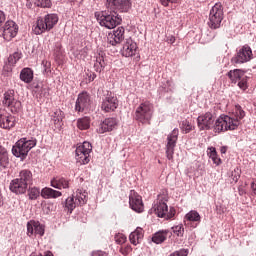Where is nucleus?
Returning <instances> with one entry per match:
<instances>
[{"label": "nucleus", "mask_w": 256, "mask_h": 256, "mask_svg": "<svg viewBox=\"0 0 256 256\" xmlns=\"http://www.w3.org/2000/svg\"><path fill=\"white\" fill-rule=\"evenodd\" d=\"M245 117V111L240 105L235 106L234 116L221 115L214 124L215 133L222 131H235L241 125V119Z\"/></svg>", "instance_id": "f257e3e1"}, {"label": "nucleus", "mask_w": 256, "mask_h": 256, "mask_svg": "<svg viewBox=\"0 0 256 256\" xmlns=\"http://www.w3.org/2000/svg\"><path fill=\"white\" fill-rule=\"evenodd\" d=\"M59 23L57 14H47L43 17H38L32 31L35 35H43L46 31H51Z\"/></svg>", "instance_id": "f03ea898"}, {"label": "nucleus", "mask_w": 256, "mask_h": 256, "mask_svg": "<svg viewBox=\"0 0 256 256\" xmlns=\"http://www.w3.org/2000/svg\"><path fill=\"white\" fill-rule=\"evenodd\" d=\"M35 145H37V139L21 138L12 147V155L14 157H20V159H25Z\"/></svg>", "instance_id": "7ed1b4c3"}, {"label": "nucleus", "mask_w": 256, "mask_h": 256, "mask_svg": "<svg viewBox=\"0 0 256 256\" xmlns=\"http://www.w3.org/2000/svg\"><path fill=\"white\" fill-rule=\"evenodd\" d=\"M134 118L142 125H149L153 119V104L149 101L139 104L135 110Z\"/></svg>", "instance_id": "20e7f679"}, {"label": "nucleus", "mask_w": 256, "mask_h": 256, "mask_svg": "<svg viewBox=\"0 0 256 256\" xmlns=\"http://www.w3.org/2000/svg\"><path fill=\"white\" fill-rule=\"evenodd\" d=\"M223 17V5L218 2L210 9L208 27H210V29H219L221 23H223Z\"/></svg>", "instance_id": "39448f33"}, {"label": "nucleus", "mask_w": 256, "mask_h": 256, "mask_svg": "<svg viewBox=\"0 0 256 256\" xmlns=\"http://www.w3.org/2000/svg\"><path fill=\"white\" fill-rule=\"evenodd\" d=\"M97 20L101 27H105L106 29H115V27L121 25V21H123L121 16H119L115 10H110V13L102 14Z\"/></svg>", "instance_id": "423d86ee"}, {"label": "nucleus", "mask_w": 256, "mask_h": 256, "mask_svg": "<svg viewBox=\"0 0 256 256\" xmlns=\"http://www.w3.org/2000/svg\"><path fill=\"white\" fill-rule=\"evenodd\" d=\"M85 203H87V192L77 190L75 195H72L66 199L65 209H67L69 213H73L75 207L85 205Z\"/></svg>", "instance_id": "0eeeda50"}, {"label": "nucleus", "mask_w": 256, "mask_h": 256, "mask_svg": "<svg viewBox=\"0 0 256 256\" xmlns=\"http://www.w3.org/2000/svg\"><path fill=\"white\" fill-rule=\"evenodd\" d=\"M91 151H93V146L90 142H83L76 148V161L80 165H87L91 161Z\"/></svg>", "instance_id": "6e6552de"}, {"label": "nucleus", "mask_w": 256, "mask_h": 256, "mask_svg": "<svg viewBox=\"0 0 256 256\" xmlns=\"http://www.w3.org/2000/svg\"><path fill=\"white\" fill-rule=\"evenodd\" d=\"M151 211H154L157 217L162 219H173L175 217V208L167 206V203L158 200L157 203L154 204Z\"/></svg>", "instance_id": "1a4fd4ad"}, {"label": "nucleus", "mask_w": 256, "mask_h": 256, "mask_svg": "<svg viewBox=\"0 0 256 256\" xmlns=\"http://www.w3.org/2000/svg\"><path fill=\"white\" fill-rule=\"evenodd\" d=\"M18 32L19 26L13 20L6 21L4 26L0 27V37H2L4 41H11L14 37H17Z\"/></svg>", "instance_id": "9d476101"}, {"label": "nucleus", "mask_w": 256, "mask_h": 256, "mask_svg": "<svg viewBox=\"0 0 256 256\" xmlns=\"http://www.w3.org/2000/svg\"><path fill=\"white\" fill-rule=\"evenodd\" d=\"M2 103L4 107H7L11 111V113H19V111H21V101L15 99L14 90H8L4 93Z\"/></svg>", "instance_id": "9b49d317"}, {"label": "nucleus", "mask_w": 256, "mask_h": 256, "mask_svg": "<svg viewBox=\"0 0 256 256\" xmlns=\"http://www.w3.org/2000/svg\"><path fill=\"white\" fill-rule=\"evenodd\" d=\"M179 139V128H174L167 136L166 157L169 161H173L175 155V147H177V140Z\"/></svg>", "instance_id": "f8f14e48"}, {"label": "nucleus", "mask_w": 256, "mask_h": 256, "mask_svg": "<svg viewBox=\"0 0 256 256\" xmlns=\"http://www.w3.org/2000/svg\"><path fill=\"white\" fill-rule=\"evenodd\" d=\"M253 59V50L249 45H244L237 54L232 58V63L235 65H241L243 63H249Z\"/></svg>", "instance_id": "ddd939ff"}, {"label": "nucleus", "mask_w": 256, "mask_h": 256, "mask_svg": "<svg viewBox=\"0 0 256 256\" xmlns=\"http://www.w3.org/2000/svg\"><path fill=\"white\" fill-rule=\"evenodd\" d=\"M106 7L110 11H120L127 13L131 9V0H107Z\"/></svg>", "instance_id": "4468645a"}, {"label": "nucleus", "mask_w": 256, "mask_h": 256, "mask_svg": "<svg viewBox=\"0 0 256 256\" xmlns=\"http://www.w3.org/2000/svg\"><path fill=\"white\" fill-rule=\"evenodd\" d=\"M213 123H215V116L211 112H206L197 118V125L200 131H209L213 127Z\"/></svg>", "instance_id": "2eb2a0df"}, {"label": "nucleus", "mask_w": 256, "mask_h": 256, "mask_svg": "<svg viewBox=\"0 0 256 256\" xmlns=\"http://www.w3.org/2000/svg\"><path fill=\"white\" fill-rule=\"evenodd\" d=\"M129 205L132 211L136 213H143L145 207L143 205V199L140 195L135 192V190H131L129 194Z\"/></svg>", "instance_id": "dca6fc26"}, {"label": "nucleus", "mask_w": 256, "mask_h": 256, "mask_svg": "<svg viewBox=\"0 0 256 256\" xmlns=\"http://www.w3.org/2000/svg\"><path fill=\"white\" fill-rule=\"evenodd\" d=\"M90 105H91V97L89 96V93L82 92L78 95V98L76 100L75 111H77L78 113H83V111H86V109H89Z\"/></svg>", "instance_id": "f3484780"}, {"label": "nucleus", "mask_w": 256, "mask_h": 256, "mask_svg": "<svg viewBox=\"0 0 256 256\" xmlns=\"http://www.w3.org/2000/svg\"><path fill=\"white\" fill-rule=\"evenodd\" d=\"M27 235L28 237H33V235L43 237V235H45V225L41 224L39 221H29L27 223Z\"/></svg>", "instance_id": "a211bd4d"}, {"label": "nucleus", "mask_w": 256, "mask_h": 256, "mask_svg": "<svg viewBox=\"0 0 256 256\" xmlns=\"http://www.w3.org/2000/svg\"><path fill=\"white\" fill-rule=\"evenodd\" d=\"M119 107V100L112 94H108L102 101L101 109L105 113H111Z\"/></svg>", "instance_id": "6ab92c4d"}, {"label": "nucleus", "mask_w": 256, "mask_h": 256, "mask_svg": "<svg viewBox=\"0 0 256 256\" xmlns=\"http://www.w3.org/2000/svg\"><path fill=\"white\" fill-rule=\"evenodd\" d=\"M123 39H125V28L123 27H118L107 36V41L112 46L119 45Z\"/></svg>", "instance_id": "aec40b11"}, {"label": "nucleus", "mask_w": 256, "mask_h": 256, "mask_svg": "<svg viewBox=\"0 0 256 256\" xmlns=\"http://www.w3.org/2000/svg\"><path fill=\"white\" fill-rule=\"evenodd\" d=\"M137 53V43L133 39H126L123 47L121 49V54L123 57H133Z\"/></svg>", "instance_id": "412c9836"}, {"label": "nucleus", "mask_w": 256, "mask_h": 256, "mask_svg": "<svg viewBox=\"0 0 256 256\" xmlns=\"http://www.w3.org/2000/svg\"><path fill=\"white\" fill-rule=\"evenodd\" d=\"M17 124L15 116L7 113H0V127L1 129H13Z\"/></svg>", "instance_id": "4be33fe9"}, {"label": "nucleus", "mask_w": 256, "mask_h": 256, "mask_svg": "<svg viewBox=\"0 0 256 256\" xmlns=\"http://www.w3.org/2000/svg\"><path fill=\"white\" fill-rule=\"evenodd\" d=\"M27 187H29L26 183L21 181L19 178H16L10 183V191L15 193L16 195H23L27 192Z\"/></svg>", "instance_id": "5701e85b"}, {"label": "nucleus", "mask_w": 256, "mask_h": 256, "mask_svg": "<svg viewBox=\"0 0 256 256\" xmlns=\"http://www.w3.org/2000/svg\"><path fill=\"white\" fill-rule=\"evenodd\" d=\"M117 129V119L115 118H106L102 123H100L97 131L98 133H107Z\"/></svg>", "instance_id": "b1692460"}, {"label": "nucleus", "mask_w": 256, "mask_h": 256, "mask_svg": "<svg viewBox=\"0 0 256 256\" xmlns=\"http://www.w3.org/2000/svg\"><path fill=\"white\" fill-rule=\"evenodd\" d=\"M143 228L137 227L135 231L131 232L129 235L130 243L132 245H139L143 241Z\"/></svg>", "instance_id": "393cba45"}, {"label": "nucleus", "mask_w": 256, "mask_h": 256, "mask_svg": "<svg viewBox=\"0 0 256 256\" xmlns=\"http://www.w3.org/2000/svg\"><path fill=\"white\" fill-rule=\"evenodd\" d=\"M50 183L54 189H69V180L63 177H55Z\"/></svg>", "instance_id": "a878e982"}, {"label": "nucleus", "mask_w": 256, "mask_h": 256, "mask_svg": "<svg viewBox=\"0 0 256 256\" xmlns=\"http://www.w3.org/2000/svg\"><path fill=\"white\" fill-rule=\"evenodd\" d=\"M40 195L43 199H57V197H61L63 194L57 190L46 187L41 190Z\"/></svg>", "instance_id": "bb28decb"}, {"label": "nucleus", "mask_w": 256, "mask_h": 256, "mask_svg": "<svg viewBox=\"0 0 256 256\" xmlns=\"http://www.w3.org/2000/svg\"><path fill=\"white\" fill-rule=\"evenodd\" d=\"M168 235L169 230H159L158 232L153 234L152 241L153 243H156V245H161V243H165V241H167Z\"/></svg>", "instance_id": "cd10ccee"}, {"label": "nucleus", "mask_w": 256, "mask_h": 256, "mask_svg": "<svg viewBox=\"0 0 256 256\" xmlns=\"http://www.w3.org/2000/svg\"><path fill=\"white\" fill-rule=\"evenodd\" d=\"M227 77H229L231 83H238V81L240 79H242L243 77H245V71L241 70V69H234V70H230L227 73Z\"/></svg>", "instance_id": "c85d7f7f"}, {"label": "nucleus", "mask_w": 256, "mask_h": 256, "mask_svg": "<svg viewBox=\"0 0 256 256\" xmlns=\"http://www.w3.org/2000/svg\"><path fill=\"white\" fill-rule=\"evenodd\" d=\"M18 179L28 186L33 185V173L30 170L25 169L20 171Z\"/></svg>", "instance_id": "c756f323"}, {"label": "nucleus", "mask_w": 256, "mask_h": 256, "mask_svg": "<svg viewBox=\"0 0 256 256\" xmlns=\"http://www.w3.org/2000/svg\"><path fill=\"white\" fill-rule=\"evenodd\" d=\"M20 81L23 83H32L33 82V70L31 68H23L20 72Z\"/></svg>", "instance_id": "7c9ffc66"}, {"label": "nucleus", "mask_w": 256, "mask_h": 256, "mask_svg": "<svg viewBox=\"0 0 256 256\" xmlns=\"http://www.w3.org/2000/svg\"><path fill=\"white\" fill-rule=\"evenodd\" d=\"M9 165V153L7 149L0 145V167L4 169Z\"/></svg>", "instance_id": "2f4dec72"}, {"label": "nucleus", "mask_w": 256, "mask_h": 256, "mask_svg": "<svg viewBox=\"0 0 256 256\" xmlns=\"http://www.w3.org/2000/svg\"><path fill=\"white\" fill-rule=\"evenodd\" d=\"M63 117V111H61V109H57L52 114V121L54 124H56L57 127H61L63 125Z\"/></svg>", "instance_id": "473e14b6"}, {"label": "nucleus", "mask_w": 256, "mask_h": 256, "mask_svg": "<svg viewBox=\"0 0 256 256\" xmlns=\"http://www.w3.org/2000/svg\"><path fill=\"white\" fill-rule=\"evenodd\" d=\"M77 127L81 131H85L91 127V118L85 116L77 120Z\"/></svg>", "instance_id": "72a5a7b5"}, {"label": "nucleus", "mask_w": 256, "mask_h": 256, "mask_svg": "<svg viewBox=\"0 0 256 256\" xmlns=\"http://www.w3.org/2000/svg\"><path fill=\"white\" fill-rule=\"evenodd\" d=\"M185 220L191 223H201V215L196 210H191L185 215Z\"/></svg>", "instance_id": "f704fd0d"}, {"label": "nucleus", "mask_w": 256, "mask_h": 256, "mask_svg": "<svg viewBox=\"0 0 256 256\" xmlns=\"http://www.w3.org/2000/svg\"><path fill=\"white\" fill-rule=\"evenodd\" d=\"M94 69L97 71V73H101L103 69H105V59L103 58V55L98 54L96 56V62L94 63Z\"/></svg>", "instance_id": "c9c22d12"}, {"label": "nucleus", "mask_w": 256, "mask_h": 256, "mask_svg": "<svg viewBox=\"0 0 256 256\" xmlns=\"http://www.w3.org/2000/svg\"><path fill=\"white\" fill-rule=\"evenodd\" d=\"M208 156L212 159L214 165H219L221 163V158L217 156V150L215 147L208 148Z\"/></svg>", "instance_id": "e433bc0d"}, {"label": "nucleus", "mask_w": 256, "mask_h": 256, "mask_svg": "<svg viewBox=\"0 0 256 256\" xmlns=\"http://www.w3.org/2000/svg\"><path fill=\"white\" fill-rule=\"evenodd\" d=\"M34 4L36 7H41L42 9H51L53 5L51 0H35Z\"/></svg>", "instance_id": "4c0bfd02"}, {"label": "nucleus", "mask_w": 256, "mask_h": 256, "mask_svg": "<svg viewBox=\"0 0 256 256\" xmlns=\"http://www.w3.org/2000/svg\"><path fill=\"white\" fill-rule=\"evenodd\" d=\"M39 195H41V190H39V188L37 187H33L28 190V196L31 201H35V199H37Z\"/></svg>", "instance_id": "58836bf2"}, {"label": "nucleus", "mask_w": 256, "mask_h": 256, "mask_svg": "<svg viewBox=\"0 0 256 256\" xmlns=\"http://www.w3.org/2000/svg\"><path fill=\"white\" fill-rule=\"evenodd\" d=\"M19 59H21V53L14 52L13 54H11L8 57V63L10 65V67H13V65H15L17 63V61H19Z\"/></svg>", "instance_id": "ea45409f"}, {"label": "nucleus", "mask_w": 256, "mask_h": 256, "mask_svg": "<svg viewBox=\"0 0 256 256\" xmlns=\"http://www.w3.org/2000/svg\"><path fill=\"white\" fill-rule=\"evenodd\" d=\"M172 231L174 235H177V237H183V235L185 234V228L183 227V224L173 226Z\"/></svg>", "instance_id": "a19ab883"}, {"label": "nucleus", "mask_w": 256, "mask_h": 256, "mask_svg": "<svg viewBox=\"0 0 256 256\" xmlns=\"http://www.w3.org/2000/svg\"><path fill=\"white\" fill-rule=\"evenodd\" d=\"M181 129L184 133H190L193 129V126L188 122V120L182 121Z\"/></svg>", "instance_id": "79ce46f5"}, {"label": "nucleus", "mask_w": 256, "mask_h": 256, "mask_svg": "<svg viewBox=\"0 0 256 256\" xmlns=\"http://www.w3.org/2000/svg\"><path fill=\"white\" fill-rule=\"evenodd\" d=\"M42 66H43V74L49 75V73L51 72V62H49L47 60H43Z\"/></svg>", "instance_id": "37998d69"}, {"label": "nucleus", "mask_w": 256, "mask_h": 256, "mask_svg": "<svg viewBox=\"0 0 256 256\" xmlns=\"http://www.w3.org/2000/svg\"><path fill=\"white\" fill-rule=\"evenodd\" d=\"M160 93H169V91H173V86H171V82L167 81L166 84L159 88Z\"/></svg>", "instance_id": "c03bdc74"}, {"label": "nucleus", "mask_w": 256, "mask_h": 256, "mask_svg": "<svg viewBox=\"0 0 256 256\" xmlns=\"http://www.w3.org/2000/svg\"><path fill=\"white\" fill-rule=\"evenodd\" d=\"M241 171L239 170V168H235L232 173H231V179L237 183L239 181V178L241 177Z\"/></svg>", "instance_id": "a18cd8bd"}, {"label": "nucleus", "mask_w": 256, "mask_h": 256, "mask_svg": "<svg viewBox=\"0 0 256 256\" xmlns=\"http://www.w3.org/2000/svg\"><path fill=\"white\" fill-rule=\"evenodd\" d=\"M115 241L118 245H123V243L127 241V236H125L124 234H117L115 236Z\"/></svg>", "instance_id": "49530a36"}, {"label": "nucleus", "mask_w": 256, "mask_h": 256, "mask_svg": "<svg viewBox=\"0 0 256 256\" xmlns=\"http://www.w3.org/2000/svg\"><path fill=\"white\" fill-rule=\"evenodd\" d=\"M238 87L245 91L247 89V77H243L238 81Z\"/></svg>", "instance_id": "de8ad7c7"}, {"label": "nucleus", "mask_w": 256, "mask_h": 256, "mask_svg": "<svg viewBox=\"0 0 256 256\" xmlns=\"http://www.w3.org/2000/svg\"><path fill=\"white\" fill-rule=\"evenodd\" d=\"M160 3L163 7H171V5L179 3V0H160Z\"/></svg>", "instance_id": "09e8293b"}, {"label": "nucleus", "mask_w": 256, "mask_h": 256, "mask_svg": "<svg viewBox=\"0 0 256 256\" xmlns=\"http://www.w3.org/2000/svg\"><path fill=\"white\" fill-rule=\"evenodd\" d=\"M188 255V251L185 249H180L178 251H175L173 253H171L169 256H187Z\"/></svg>", "instance_id": "8fccbe9b"}, {"label": "nucleus", "mask_w": 256, "mask_h": 256, "mask_svg": "<svg viewBox=\"0 0 256 256\" xmlns=\"http://www.w3.org/2000/svg\"><path fill=\"white\" fill-rule=\"evenodd\" d=\"M132 251L131 246H126L125 248H120V253L124 256H127Z\"/></svg>", "instance_id": "3c124183"}, {"label": "nucleus", "mask_w": 256, "mask_h": 256, "mask_svg": "<svg viewBox=\"0 0 256 256\" xmlns=\"http://www.w3.org/2000/svg\"><path fill=\"white\" fill-rule=\"evenodd\" d=\"M7 20V16L5 15V12L0 10V27L4 24V22Z\"/></svg>", "instance_id": "603ef678"}, {"label": "nucleus", "mask_w": 256, "mask_h": 256, "mask_svg": "<svg viewBox=\"0 0 256 256\" xmlns=\"http://www.w3.org/2000/svg\"><path fill=\"white\" fill-rule=\"evenodd\" d=\"M92 256H107V252L97 250V251L92 252Z\"/></svg>", "instance_id": "864d4df0"}, {"label": "nucleus", "mask_w": 256, "mask_h": 256, "mask_svg": "<svg viewBox=\"0 0 256 256\" xmlns=\"http://www.w3.org/2000/svg\"><path fill=\"white\" fill-rule=\"evenodd\" d=\"M250 187L252 190V195H256V179L251 182Z\"/></svg>", "instance_id": "5fc2aeb1"}, {"label": "nucleus", "mask_w": 256, "mask_h": 256, "mask_svg": "<svg viewBox=\"0 0 256 256\" xmlns=\"http://www.w3.org/2000/svg\"><path fill=\"white\" fill-rule=\"evenodd\" d=\"M238 192H239V195L243 196V195H245V193H247V190L245 189V186L240 185L238 187Z\"/></svg>", "instance_id": "6e6d98bb"}, {"label": "nucleus", "mask_w": 256, "mask_h": 256, "mask_svg": "<svg viewBox=\"0 0 256 256\" xmlns=\"http://www.w3.org/2000/svg\"><path fill=\"white\" fill-rule=\"evenodd\" d=\"M168 43H170L171 45H173V43H175V36H170L168 38Z\"/></svg>", "instance_id": "4d7b16f0"}, {"label": "nucleus", "mask_w": 256, "mask_h": 256, "mask_svg": "<svg viewBox=\"0 0 256 256\" xmlns=\"http://www.w3.org/2000/svg\"><path fill=\"white\" fill-rule=\"evenodd\" d=\"M38 256H53L51 251L44 252V254H39Z\"/></svg>", "instance_id": "13d9d810"}, {"label": "nucleus", "mask_w": 256, "mask_h": 256, "mask_svg": "<svg viewBox=\"0 0 256 256\" xmlns=\"http://www.w3.org/2000/svg\"><path fill=\"white\" fill-rule=\"evenodd\" d=\"M220 153H222V154L227 153V147L222 146V147L220 148Z\"/></svg>", "instance_id": "bf43d9fd"}, {"label": "nucleus", "mask_w": 256, "mask_h": 256, "mask_svg": "<svg viewBox=\"0 0 256 256\" xmlns=\"http://www.w3.org/2000/svg\"><path fill=\"white\" fill-rule=\"evenodd\" d=\"M95 77H97V75L93 74L92 76H90V81H95Z\"/></svg>", "instance_id": "052dcab7"}, {"label": "nucleus", "mask_w": 256, "mask_h": 256, "mask_svg": "<svg viewBox=\"0 0 256 256\" xmlns=\"http://www.w3.org/2000/svg\"><path fill=\"white\" fill-rule=\"evenodd\" d=\"M42 91H44L45 93H47V90L43 89Z\"/></svg>", "instance_id": "680f3d73"}, {"label": "nucleus", "mask_w": 256, "mask_h": 256, "mask_svg": "<svg viewBox=\"0 0 256 256\" xmlns=\"http://www.w3.org/2000/svg\"><path fill=\"white\" fill-rule=\"evenodd\" d=\"M81 1H85V0H81Z\"/></svg>", "instance_id": "e2e57ef3"}]
</instances>
